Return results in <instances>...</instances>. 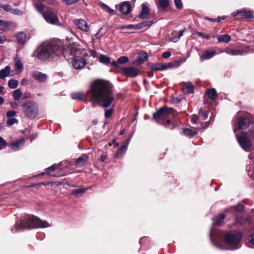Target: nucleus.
Returning <instances> with one entry per match:
<instances>
[{
	"label": "nucleus",
	"mask_w": 254,
	"mask_h": 254,
	"mask_svg": "<svg viewBox=\"0 0 254 254\" xmlns=\"http://www.w3.org/2000/svg\"><path fill=\"white\" fill-rule=\"evenodd\" d=\"M112 88V84L106 81L100 80L93 83L90 89L87 92L92 106L110 107L114 100Z\"/></svg>",
	"instance_id": "nucleus-1"
},
{
	"label": "nucleus",
	"mask_w": 254,
	"mask_h": 254,
	"mask_svg": "<svg viewBox=\"0 0 254 254\" xmlns=\"http://www.w3.org/2000/svg\"><path fill=\"white\" fill-rule=\"evenodd\" d=\"M210 237L213 242L223 239L227 246V249L234 250L240 247L242 235L237 231L229 232L225 234L219 231L211 230Z\"/></svg>",
	"instance_id": "nucleus-2"
},
{
	"label": "nucleus",
	"mask_w": 254,
	"mask_h": 254,
	"mask_svg": "<svg viewBox=\"0 0 254 254\" xmlns=\"http://www.w3.org/2000/svg\"><path fill=\"white\" fill-rule=\"evenodd\" d=\"M178 115V113L172 108L163 106L153 114V119L159 124L163 125L165 127L173 129L175 125L169 119L170 116L173 117Z\"/></svg>",
	"instance_id": "nucleus-3"
},
{
	"label": "nucleus",
	"mask_w": 254,
	"mask_h": 254,
	"mask_svg": "<svg viewBox=\"0 0 254 254\" xmlns=\"http://www.w3.org/2000/svg\"><path fill=\"white\" fill-rule=\"evenodd\" d=\"M63 54V50L59 45L54 42L45 44L38 50L37 58L41 60L46 61L50 58L54 59Z\"/></svg>",
	"instance_id": "nucleus-4"
},
{
	"label": "nucleus",
	"mask_w": 254,
	"mask_h": 254,
	"mask_svg": "<svg viewBox=\"0 0 254 254\" xmlns=\"http://www.w3.org/2000/svg\"><path fill=\"white\" fill-rule=\"evenodd\" d=\"M51 225L46 221H42L38 217L33 215H28L21 221L16 229L22 228H46Z\"/></svg>",
	"instance_id": "nucleus-5"
},
{
	"label": "nucleus",
	"mask_w": 254,
	"mask_h": 254,
	"mask_svg": "<svg viewBox=\"0 0 254 254\" xmlns=\"http://www.w3.org/2000/svg\"><path fill=\"white\" fill-rule=\"evenodd\" d=\"M23 113L28 118H35L39 115V108L37 104L33 101H28L21 106Z\"/></svg>",
	"instance_id": "nucleus-6"
},
{
	"label": "nucleus",
	"mask_w": 254,
	"mask_h": 254,
	"mask_svg": "<svg viewBox=\"0 0 254 254\" xmlns=\"http://www.w3.org/2000/svg\"><path fill=\"white\" fill-rule=\"evenodd\" d=\"M238 141L242 148L246 151H249L252 147V143L251 140L246 136L245 134L243 133L240 136L237 135Z\"/></svg>",
	"instance_id": "nucleus-7"
},
{
	"label": "nucleus",
	"mask_w": 254,
	"mask_h": 254,
	"mask_svg": "<svg viewBox=\"0 0 254 254\" xmlns=\"http://www.w3.org/2000/svg\"><path fill=\"white\" fill-rule=\"evenodd\" d=\"M43 16L48 23L52 24H57L59 21L57 14L51 10L45 11Z\"/></svg>",
	"instance_id": "nucleus-8"
},
{
	"label": "nucleus",
	"mask_w": 254,
	"mask_h": 254,
	"mask_svg": "<svg viewBox=\"0 0 254 254\" xmlns=\"http://www.w3.org/2000/svg\"><path fill=\"white\" fill-rule=\"evenodd\" d=\"M178 65V62L175 61L173 63H157L152 66V69L157 71H162L168 68L177 67Z\"/></svg>",
	"instance_id": "nucleus-9"
},
{
	"label": "nucleus",
	"mask_w": 254,
	"mask_h": 254,
	"mask_svg": "<svg viewBox=\"0 0 254 254\" xmlns=\"http://www.w3.org/2000/svg\"><path fill=\"white\" fill-rule=\"evenodd\" d=\"M86 64V60L81 56H75L72 58V66L76 69L83 68Z\"/></svg>",
	"instance_id": "nucleus-10"
},
{
	"label": "nucleus",
	"mask_w": 254,
	"mask_h": 254,
	"mask_svg": "<svg viewBox=\"0 0 254 254\" xmlns=\"http://www.w3.org/2000/svg\"><path fill=\"white\" fill-rule=\"evenodd\" d=\"M140 72L138 68L134 67H122L121 68V73L127 77H135Z\"/></svg>",
	"instance_id": "nucleus-11"
},
{
	"label": "nucleus",
	"mask_w": 254,
	"mask_h": 254,
	"mask_svg": "<svg viewBox=\"0 0 254 254\" xmlns=\"http://www.w3.org/2000/svg\"><path fill=\"white\" fill-rule=\"evenodd\" d=\"M74 23L79 29L83 31L87 32L89 30V27L87 25L86 21L82 19H75Z\"/></svg>",
	"instance_id": "nucleus-12"
},
{
	"label": "nucleus",
	"mask_w": 254,
	"mask_h": 254,
	"mask_svg": "<svg viewBox=\"0 0 254 254\" xmlns=\"http://www.w3.org/2000/svg\"><path fill=\"white\" fill-rule=\"evenodd\" d=\"M216 54V52L211 49H207L204 51V52L200 55V60L204 61L205 60H208L212 58Z\"/></svg>",
	"instance_id": "nucleus-13"
},
{
	"label": "nucleus",
	"mask_w": 254,
	"mask_h": 254,
	"mask_svg": "<svg viewBox=\"0 0 254 254\" xmlns=\"http://www.w3.org/2000/svg\"><path fill=\"white\" fill-rule=\"evenodd\" d=\"M33 77L39 82H44L47 79V75L41 72L35 71L32 73Z\"/></svg>",
	"instance_id": "nucleus-14"
},
{
	"label": "nucleus",
	"mask_w": 254,
	"mask_h": 254,
	"mask_svg": "<svg viewBox=\"0 0 254 254\" xmlns=\"http://www.w3.org/2000/svg\"><path fill=\"white\" fill-rule=\"evenodd\" d=\"M251 124V120L248 117H243L239 121V128L241 129L247 128Z\"/></svg>",
	"instance_id": "nucleus-15"
},
{
	"label": "nucleus",
	"mask_w": 254,
	"mask_h": 254,
	"mask_svg": "<svg viewBox=\"0 0 254 254\" xmlns=\"http://www.w3.org/2000/svg\"><path fill=\"white\" fill-rule=\"evenodd\" d=\"M19 45H24L28 40L27 35L24 32H20L15 35Z\"/></svg>",
	"instance_id": "nucleus-16"
},
{
	"label": "nucleus",
	"mask_w": 254,
	"mask_h": 254,
	"mask_svg": "<svg viewBox=\"0 0 254 254\" xmlns=\"http://www.w3.org/2000/svg\"><path fill=\"white\" fill-rule=\"evenodd\" d=\"M129 139H128L126 142H125L124 144H123L117 150V153H116V156L117 157H120L121 156H122V155H123L126 150H127V146L128 145V143H129Z\"/></svg>",
	"instance_id": "nucleus-17"
},
{
	"label": "nucleus",
	"mask_w": 254,
	"mask_h": 254,
	"mask_svg": "<svg viewBox=\"0 0 254 254\" xmlns=\"http://www.w3.org/2000/svg\"><path fill=\"white\" fill-rule=\"evenodd\" d=\"M120 10L122 13L127 14L131 11L130 5L127 2H124L121 4Z\"/></svg>",
	"instance_id": "nucleus-18"
},
{
	"label": "nucleus",
	"mask_w": 254,
	"mask_h": 254,
	"mask_svg": "<svg viewBox=\"0 0 254 254\" xmlns=\"http://www.w3.org/2000/svg\"><path fill=\"white\" fill-rule=\"evenodd\" d=\"M147 54L144 52H141L136 58V63L138 64H141L147 61Z\"/></svg>",
	"instance_id": "nucleus-19"
},
{
	"label": "nucleus",
	"mask_w": 254,
	"mask_h": 254,
	"mask_svg": "<svg viewBox=\"0 0 254 254\" xmlns=\"http://www.w3.org/2000/svg\"><path fill=\"white\" fill-rule=\"evenodd\" d=\"M88 159V156L86 154H82L78 158L76 159V166L80 167L83 166Z\"/></svg>",
	"instance_id": "nucleus-20"
},
{
	"label": "nucleus",
	"mask_w": 254,
	"mask_h": 254,
	"mask_svg": "<svg viewBox=\"0 0 254 254\" xmlns=\"http://www.w3.org/2000/svg\"><path fill=\"white\" fill-rule=\"evenodd\" d=\"M236 15L244 18H251L252 17V13L251 11L247 10L245 9L237 10V14L234 15V16Z\"/></svg>",
	"instance_id": "nucleus-21"
},
{
	"label": "nucleus",
	"mask_w": 254,
	"mask_h": 254,
	"mask_svg": "<svg viewBox=\"0 0 254 254\" xmlns=\"http://www.w3.org/2000/svg\"><path fill=\"white\" fill-rule=\"evenodd\" d=\"M225 216L224 214H219L213 218V224L214 225L220 226L223 223V220Z\"/></svg>",
	"instance_id": "nucleus-22"
},
{
	"label": "nucleus",
	"mask_w": 254,
	"mask_h": 254,
	"mask_svg": "<svg viewBox=\"0 0 254 254\" xmlns=\"http://www.w3.org/2000/svg\"><path fill=\"white\" fill-rule=\"evenodd\" d=\"M10 67L9 65L6 66L4 68L0 70V79H3L8 76L10 71Z\"/></svg>",
	"instance_id": "nucleus-23"
},
{
	"label": "nucleus",
	"mask_w": 254,
	"mask_h": 254,
	"mask_svg": "<svg viewBox=\"0 0 254 254\" xmlns=\"http://www.w3.org/2000/svg\"><path fill=\"white\" fill-rule=\"evenodd\" d=\"M24 140L23 139H21L20 140H16L15 142L10 144V147L13 150H17L21 146L24 144Z\"/></svg>",
	"instance_id": "nucleus-24"
},
{
	"label": "nucleus",
	"mask_w": 254,
	"mask_h": 254,
	"mask_svg": "<svg viewBox=\"0 0 254 254\" xmlns=\"http://www.w3.org/2000/svg\"><path fill=\"white\" fill-rule=\"evenodd\" d=\"M149 13V9L147 6L144 3L142 4V10L140 14V17L141 18H147Z\"/></svg>",
	"instance_id": "nucleus-25"
},
{
	"label": "nucleus",
	"mask_w": 254,
	"mask_h": 254,
	"mask_svg": "<svg viewBox=\"0 0 254 254\" xmlns=\"http://www.w3.org/2000/svg\"><path fill=\"white\" fill-rule=\"evenodd\" d=\"M193 91L194 86L191 82H187L185 83V87L184 88V91L185 93H191L193 92Z\"/></svg>",
	"instance_id": "nucleus-26"
},
{
	"label": "nucleus",
	"mask_w": 254,
	"mask_h": 254,
	"mask_svg": "<svg viewBox=\"0 0 254 254\" xmlns=\"http://www.w3.org/2000/svg\"><path fill=\"white\" fill-rule=\"evenodd\" d=\"M14 66L16 70L21 71L23 68V65L20 59L18 58H15L14 59Z\"/></svg>",
	"instance_id": "nucleus-27"
},
{
	"label": "nucleus",
	"mask_w": 254,
	"mask_h": 254,
	"mask_svg": "<svg viewBox=\"0 0 254 254\" xmlns=\"http://www.w3.org/2000/svg\"><path fill=\"white\" fill-rule=\"evenodd\" d=\"M231 36L229 35L224 34L219 36L218 37L217 40L219 42L228 43L231 40Z\"/></svg>",
	"instance_id": "nucleus-28"
},
{
	"label": "nucleus",
	"mask_w": 254,
	"mask_h": 254,
	"mask_svg": "<svg viewBox=\"0 0 254 254\" xmlns=\"http://www.w3.org/2000/svg\"><path fill=\"white\" fill-rule=\"evenodd\" d=\"M226 53L228 54L236 56V55H242L243 53V51L241 50H236V49H227L226 50Z\"/></svg>",
	"instance_id": "nucleus-29"
},
{
	"label": "nucleus",
	"mask_w": 254,
	"mask_h": 254,
	"mask_svg": "<svg viewBox=\"0 0 254 254\" xmlns=\"http://www.w3.org/2000/svg\"><path fill=\"white\" fill-rule=\"evenodd\" d=\"M12 96L15 100L19 101L22 96V92L19 89H17L13 92Z\"/></svg>",
	"instance_id": "nucleus-30"
},
{
	"label": "nucleus",
	"mask_w": 254,
	"mask_h": 254,
	"mask_svg": "<svg viewBox=\"0 0 254 254\" xmlns=\"http://www.w3.org/2000/svg\"><path fill=\"white\" fill-rule=\"evenodd\" d=\"M159 5L162 8H166L169 5L168 0H156Z\"/></svg>",
	"instance_id": "nucleus-31"
},
{
	"label": "nucleus",
	"mask_w": 254,
	"mask_h": 254,
	"mask_svg": "<svg viewBox=\"0 0 254 254\" xmlns=\"http://www.w3.org/2000/svg\"><path fill=\"white\" fill-rule=\"evenodd\" d=\"M183 132L185 135L188 137L194 136L196 134V131H193L190 128H185Z\"/></svg>",
	"instance_id": "nucleus-32"
},
{
	"label": "nucleus",
	"mask_w": 254,
	"mask_h": 254,
	"mask_svg": "<svg viewBox=\"0 0 254 254\" xmlns=\"http://www.w3.org/2000/svg\"><path fill=\"white\" fill-rule=\"evenodd\" d=\"M36 10L42 15H43V13L45 12L44 11V5L43 3H36L34 4Z\"/></svg>",
	"instance_id": "nucleus-33"
},
{
	"label": "nucleus",
	"mask_w": 254,
	"mask_h": 254,
	"mask_svg": "<svg viewBox=\"0 0 254 254\" xmlns=\"http://www.w3.org/2000/svg\"><path fill=\"white\" fill-rule=\"evenodd\" d=\"M8 85L11 89L16 88L18 85V82L16 79H11L8 82Z\"/></svg>",
	"instance_id": "nucleus-34"
},
{
	"label": "nucleus",
	"mask_w": 254,
	"mask_h": 254,
	"mask_svg": "<svg viewBox=\"0 0 254 254\" xmlns=\"http://www.w3.org/2000/svg\"><path fill=\"white\" fill-rule=\"evenodd\" d=\"M99 60L101 63L106 64H108L110 62V58L108 57L103 55H101L100 56Z\"/></svg>",
	"instance_id": "nucleus-35"
},
{
	"label": "nucleus",
	"mask_w": 254,
	"mask_h": 254,
	"mask_svg": "<svg viewBox=\"0 0 254 254\" xmlns=\"http://www.w3.org/2000/svg\"><path fill=\"white\" fill-rule=\"evenodd\" d=\"M101 7L103 10L110 13L111 15H114L116 14V11L110 8L108 5L105 4H102Z\"/></svg>",
	"instance_id": "nucleus-36"
},
{
	"label": "nucleus",
	"mask_w": 254,
	"mask_h": 254,
	"mask_svg": "<svg viewBox=\"0 0 254 254\" xmlns=\"http://www.w3.org/2000/svg\"><path fill=\"white\" fill-rule=\"evenodd\" d=\"M208 96L211 99H215L217 96V93L215 89L212 88L208 91Z\"/></svg>",
	"instance_id": "nucleus-37"
},
{
	"label": "nucleus",
	"mask_w": 254,
	"mask_h": 254,
	"mask_svg": "<svg viewBox=\"0 0 254 254\" xmlns=\"http://www.w3.org/2000/svg\"><path fill=\"white\" fill-rule=\"evenodd\" d=\"M118 28L119 29H138V27H137V25L129 24V25H120L118 27Z\"/></svg>",
	"instance_id": "nucleus-38"
},
{
	"label": "nucleus",
	"mask_w": 254,
	"mask_h": 254,
	"mask_svg": "<svg viewBox=\"0 0 254 254\" xmlns=\"http://www.w3.org/2000/svg\"><path fill=\"white\" fill-rule=\"evenodd\" d=\"M18 122V120L14 118H8L6 124L8 126H11L15 124H17Z\"/></svg>",
	"instance_id": "nucleus-39"
},
{
	"label": "nucleus",
	"mask_w": 254,
	"mask_h": 254,
	"mask_svg": "<svg viewBox=\"0 0 254 254\" xmlns=\"http://www.w3.org/2000/svg\"><path fill=\"white\" fill-rule=\"evenodd\" d=\"M83 97V95L81 93H73L71 94V98L74 100L78 99L82 100Z\"/></svg>",
	"instance_id": "nucleus-40"
},
{
	"label": "nucleus",
	"mask_w": 254,
	"mask_h": 254,
	"mask_svg": "<svg viewBox=\"0 0 254 254\" xmlns=\"http://www.w3.org/2000/svg\"><path fill=\"white\" fill-rule=\"evenodd\" d=\"M87 190V188H80L73 190L72 192V194L73 195H77L79 193H83Z\"/></svg>",
	"instance_id": "nucleus-41"
},
{
	"label": "nucleus",
	"mask_w": 254,
	"mask_h": 254,
	"mask_svg": "<svg viewBox=\"0 0 254 254\" xmlns=\"http://www.w3.org/2000/svg\"><path fill=\"white\" fill-rule=\"evenodd\" d=\"M129 59L127 57L122 56L120 57L117 61V63L120 64H124L128 62Z\"/></svg>",
	"instance_id": "nucleus-42"
},
{
	"label": "nucleus",
	"mask_w": 254,
	"mask_h": 254,
	"mask_svg": "<svg viewBox=\"0 0 254 254\" xmlns=\"http://www.w3.org/2000/svg\"><path fill=\"white\" fill-rule=\"evenodd\" d=\"M199 115L202 118V120H206L208 117V113L203 109H200L199 111Z\"/></svg>",
	"instance_id": "nucleus-43"
},
{
	"label": "nucleus",
	"mask_w": 254,
	"mask_h": 254,
	"mask_svg": "<svg viewBox=\"0 0 254 254\" xmlns=\"http://www.w3.org/2000/svg\"><path fill=\"white\" fill-rule=\"evenodd\" d=\"M152 22L145 21L137 24L138 29L142 28L143 27L149 26L151 25Z\"/></svg>",
	"instance_id": "nucleus-44"
},
{
	"label": "nucleus",
	"mask_w": 254,
	"mask_h": 254,
	"mask_svg": "<svg viewBox=\"0 0 254 254\" xmlns=\"http://www.w3.org/2000/svg\"><path fill=\"white\" fill-rule=\"evenodd\" d=\"M0 7L2 8L6 11H9L11 10V6L8 4H0Z\"/></svg>",
	"instance_id": "nucleus-45"
},
{
	"label": "nucleus",
	"mask_w": 254,
	"mask_h": 254,
	"mask_svg": "<svg viewBox=\"0 0 254 254\" xmlns=\"http://www.w3.org/2000/svg\"><path fill=\"white\" fill-rule=\"evenodd\" d=\"M11 13L16 15H22L23 14V12L18 8H14L12 10Z\"/></svg>",
	"instance_id": "nucleus-46"
},
{
	"label": "nucleus",
	"mask_w": 254,
	"mask_h": 254,
	"mask_svg": "<svg viewBox=\"0 0 254 254\" xmlns=\"http://www.w3.org/2000/svg\"><path fill=\"white\" fill-rule=\"evenodd\" d=\"M175 4L176 7L179 9H181L183 7L182 2L181 0H174Z\"/></svg>",
	"instance_id": "nucleus-47"
},
{
	"label": "nucleus",
	"mask_w": 254,
	"mask_h": 254,
	"mask_svg": "<svg viewBox=\"0 0 254 254\" xmlns=\"http://www.w3.org/2000/svg\"><path fill=\"white\" fill-rule=\"evenodd\" d=\"M196 33L198 36H199L202 38L206 39L207 40H209L210 39V36L209 35H205L201 32L197 31Z\"/></svg>",
	"instance_id": "nucleus-48"
},
{
	"label": "nucleus",
	"mask_w": 254,
	"mask_h": 254,
	"mask_svg": "<svg viewBox=\"0 0 254 254\" xmlns=\"http://www.w3.org/2000/svg\"><path fill=\"white\" fill-rule=\"evenodd\" d=\"M57 167L56 165H52V166L49 167L48 169H47V173L52 176H55L54 175L52 174L51 173V172L54 171L55 170V169L56 168V167Z\"/></svg>",
	"instance_id": "nucleus-49"
},
{
	"label": "nucleus",
	"mask_w": 254,
	"mask_h": 254,
	"mask_svg": "<svg viewBox=\"0 0 254 254\" xmlns=\"http://www.w3.org/2000/svg\"><path fill=\"white\" fill-rule=\"evenodd\" d=\"M16 112L14 111H9L6 113V116L8 118H13L15 116Z\"/></svg>",
	"instance_id": "nucleus-50"
},
{
	"label": "nucleus",
	"mask_w": 254,
	"mask_h": 254,
	"mask_svg": "<svg viewBox=\"0 0 254 254\" xmlns=\"http://www.w3.org/2000/svg\"><path fill=\"white\" fill-rule=\"evenodd\" d=\"M6 145V141L0 136V150L2 149Z\"/></svg>",
	"instance_id": "nucleus-51"
},
{
	"label": "nucleus",
	"mask_w": 254,
	"mask_h": 254,
	"mask_svg": "<svg viewBox=\"0 0 254 254\" xmlns=\"http://www.w3.org/2000/svg\"><path fill=\"white\" fill-rule=\"evenodd\" d=\"M244 208L243 205L240 204L237 207H233L232 209H235L236 211L241 212L243 210Z\"/></svg>",
	"instance_id": "nucleus-52"
},
{
	"label": "nucleus",
	"mask_w": 254,
	"mask_h": 254,
	"mask_svg": "<svg viewBox=\"0 0 254 254\" xmlns=\"http://www.w3.org/2000/svg\"><path fill=\"white\" fill-rule=\"evenodd\" d=\"M78 0H63L66 5H70L76 2Z\"/></svg>",
	"instance_id": "nucleus-53"
},
{
	"label": "nucleus",
	"mask_w": 254,
	"mask_h": 254,
	"mask_svg": "<svg viewBox=\"0 0 254 254\" xmlns=\"http://www.w3.org/2000/svg\"><path fill=\"white\" fill-rule=\"evenodd\" d=\"M112 113H113V110L111 109L107 110L105 113V117L106 118H110L112 116Z\"/></svg>",
	"instance_id": "nucleus-54"
},
{
	"label": "nucleus",
	"mask_w": 254,
	"mask_h": 254,
	"mask_svg": "<svg viewBox=\"0 0 254 254\" xmlns=\"http://www.w3.org/2000/svg\"><path fill=\"white\" fill-rule=\"evenodd\" d=\"M0 26L3 28H7L8 26V24L7 22L0 19Z\"/></svg>",
	"instance_id": "nucleus-55"
},
{
	"label": "nucleus",
	"mask_w": 254,
	"mask_h": 254,
	"mask_svg": "<svg viewBox=\"0 0 254 254\" xmlns=\"http://www.w3.org/2000/svg\"><path fill=\"white\" fill-rule=\"evenodd\" d=\"M10 106L13 109H17L19 107V105L18 103L16 102H12L10 103Z\"/></svg>",
	"instance_id": "nucleus-56"
},
{
	"label": "nucleus",
	"mask_w": 254,
	"mask_h": 254,
	"mask_svg": "<svg viewBox=\"0 0 254 254\" xmlns=\"http://www.w3.org/2000/svg\"><path fill=\"white\" fill-rule=\"evenodd\" d=\"M205 19H207L208 20H209L210 21L212 22H220V17H218L217 18H211L209 17H205Z\"/></svg>",
	"instance_id": "nucleus-57"
},
{
	"label": "nucleus",
	"mask_w": 254,
	"mask_h": 254,
	"mask_svg": "<svg viewBox=\"0 0 254 254\" xmlns=\"http://www.w3.org/2000/svg\"><path fill=\"white\" fill-rule=\"evenodd\" d=\"M171 55V53L169 52H165L162 54V57L165 59L169 58Z\"/></svg>",
	"instance_id": "nucleus-58"
},
{
	"label": "nucleus",
	"mask_w": 254,
	"mask_h": 254,
	"mask_svg": "<svg viewBox=\"0 0 254 254\" xmlns=\"http://www.w3.org/2000/svg\"><path fill=\"white\" fill-rule=\"evenodd\" d=\"M198 119V116L197 115H193L192 117L191 121L193 123H196Z\"/></svg>",
	"instance_id": "nucleus-59"
},
{
	"label": "nucleus",
	"mask_w": 254,
	"mask_h": 254,
	"mask_svg": "<svg viewBox=\"0 0 254 254\" xmlns=\"http://www.w3.org/2000/svg\"><path fill=\"white\" fill-rule=\"evenodd\" d=\"M249 241L251 244L254 245V234H252L249 239Z\"/></svg>",
	"instance_id": "nucleus-60"
},
{
	"label": "nucleus",
	"mask_w": 254,
	"mask_h": 254,
	"mask_svg": "<svg viewBox=\"0 0 254 254\" xmlns=\"http://www.w3.org/2000/svg\"><path fill=\"white\" fill-rule=\"evenodd\" d=\"M180 38L178 37H172L171 38V41L173 42H177L179 40Z\"/></svg>",
	"instance_id": "nucleus-61"
},
{
	"label": "nucleus",
	"mask_w": 254,
	"mask_h": 254,
	"mask_svg": "<svg viewBox=\"0 0 254 254\" xmlns=\"http://www.w3.org/2000/svg\"><path fill=\"white\" fill-rule=\"evenodd\" d=\"M107 158V155L106 154H102L100 157V160L102 162H104Z\"/></svg>",
	"instance_id": "nucleus-62"
},
{
	"label": "nucleus",
	"mask_w": 254,
	"mask_h": 254,
	"mask_svg": "<svg viewBox=\"0 0 254 254\" xmlns=\"http://www.w3.org/2000/svg\"><path fill=\"white\" fill-rule=\"evenodd\" d=\"M90 54H91V56H93V57H96L97 56V53L95 51H94V50L91 51Z\"/></svg>",
	"instance_id": "nucleus-63"
},
{
	"label": "nucleus",
	"mask_w": 254,
	"mask_h": 254,
	"mask_svg": "<svg viewBox=\"0 0 254 254\" xmlns=\"http://www.w3.org/2000/svg\"><path fill=\"white\" fill-rule=\"evenodd\" d=\"M28 83V80L26 79H22L21 80V84L22 85H26Z\"/></svg>",
	"instance_id": "nucleus-64"
}]
</instances>
